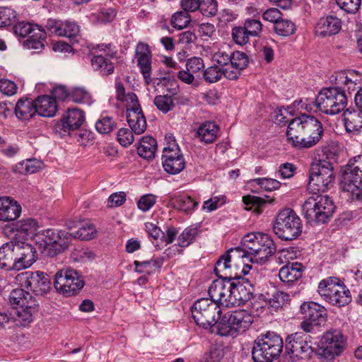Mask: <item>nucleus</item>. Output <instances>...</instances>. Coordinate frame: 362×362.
<instances>
[{"label":"nucleus","mask_w":362,"mask_h":362,"mask_svg":"<svg viewBox=\"0 0 362 362\" xmlns=\"http://www.w3.org/2000/svg\"><path fill=\"white\" fill-rule=\"evenodd\" d=\"M323 132L322 124L317 119L304 114L288 122L286 136L293 147L306 148L318 143Z\"/></svg>","instance_id":"obj_1"},{"label":"nucleus","mask_w":362,"mask_h":362,"mask_svg":"<svg viewBox=\"0 0 362 362\" xmlns=\"http://www.w3.org/2000/svg\"><path fill=\"white\" fill-rule=\"evenodd\" d=\"M37 258L35 248L29 243L10 241L0 247V267L8 271L28 268Z\"/></svg>","instance_id":"obj_2"},{"label":"nucleus","mask_w":362,"mask_h":362,"mask_svg":"<svg viewBox=\"0 0 362 362\" xmlns=\"http://www.w3.org/2000/svg\"><path fill=\"white\" fill-rule=\"evenodd\" d=\"M335 205L331 198L313 192L303 204L302 211L308 222L326 223L333 215Z\"/></svg>","instance_id":"obj_3"},{"label":"nucleus","mask_w":362,"mask_h":362,"mask_svg":"<svg viewBox=\"0 0 362 362\" xmlns=\"http://www.w3.org/2000/svg\"><path fill=\"white\" fill-rule=\"evenodd\" d=\"M253 316L247 310L228 311L217 323V333L222 337H235L247 330L253 322Z\"/></svg>","instance_id":"obj_4"},{"label":"nucleus","mask_w":362,"mask_h":362,"mask_svg":"<svg viewBox=\"0 0 362 362\" xmlns=\"http://www.w3.org/2000/svg\"><path fill=\"white\" fill-rule=\"evenodd\" d=\"M341 188L351 201L362 199V155L349 160L344 167Z\"/></svg>","instance_id":"obj_5"},{"label":"nucleus","mask_w":362,"mask_h":362,"mask_svg":"<svg viewBox=\"0 0 362 362\" xmlns=\"http://www.w3.org/2000/svg\"><path fill=\"white\" fill-rule=\"evenodd\" d=\"M283 339L277 334L268 332L255 341L252 356L255 362H272L283 350Z\"/></svg>","instance_id":"obj_6"},{"label":"nucleus","mask_w":362,"mask_h":362,"mask_svg":"<svg viewBox=\"0 0 362 362\" xmlns=\"http://www.w3.org/2000/svg\"><path fill=\"white\" fill-rule=\"evenodd\" d=\"M37 237L38 249L50 257L64 252L68 249L72 240L71 233L65 230L56 231L54 229L42 230Z\"/></svg>","instance_id":"obj_7"},{"label":"nucleus","mask_w":362,"mask_h":362,"mask_svg":"<svg viewBox=\"0 0 362 362\" xmlns=\"http://www.w3.org/2000/svg\"><path fill=\"white\" fill-rule=\"evenodd\" d=\"M317 292L325 301L332 305L344 306L351 300L349 290L337 277H327L320 281Z\"/></svg>","instance_id":"obj_8"},{"label":"nucleus","mask_w":362,"mask_h":362,"mask_svg":"<svg viewBox=\"0 0 362 362\" xmlns=\"http://www.w3.org/2000/svg\"><path fill=\"white\" fill-rule=\"evenodd\" d=\"M347 104L344 90L339 87L323 88L315 100V105L320 111L327 115H337L344 110Z\"/></svg>","instance_id":"obj_9"},{"label":"nucleus","mask_w":362,"mask_h":362,"mask_svg":"<svg viewBox=\"0 0 362 362\" xmlns=\"http://www.w3.org/2000/svg\"><path fill=\"white\" fill-rule=\"evenodd\" d=\"M273 230L281 239L291 240L301 233V221L293 210L286 209L278 214Z\"/></svg>","instance_id":"obj_10"},{"label":"nucleus","mask_w":362,"mask_h":362,"mask_svg":"<svg viewBox=\"0 0 362 362\" xmlns=\"http://www.w3.org/2000/svg\"><path fill=\"white\" fill-rule=\"evenodd\" d=\"M334 175L332 164L327 160H320L312 165L308 188L313 193L325 192L334 184Z\"/></svg>","instance_id":"obj_11"},{"label":"nucleus","mask_w":362,"mask_h":362,"mask_svg":"<svg viewBox=\"0 0 362 362\" xmlns=\"http://www.w3.org/2000/svg\"><path fill=\"white\" fill-rule=\"evenodd\" d=\"M84 284V281L78 272L69 267L59 270L54 275L55 289L66 297L77 294Z\"/></svg>","instance_id":"obj_12"},{"label":"nucleus","mask_w":362,"mask_h":362,"mask_svg":"<svg viewBox=\"0 0 362 362\" xmlns=\"http://www.w3.org/2000/svg\"><path fill=\"white\" fill-rule=\"evenodd\" d=\"M192 315L195 322L204 328L217 325V320L220 318V306L208 298L197 300L192 308Z\"/></svg>","instance_id":"obj_13"},{"label":"nucleus","mask_w":362,"mask_h":362,"mask_svg":"<svg viewBox=\"0 0 362 362\" xmlns=\"http://www.w3.org/2000/svg\"><path fill=\"white\" fill-rule=\"evenodd\" d=\"M15 280L21 287L33 291L35 295H43L50 288V281L47 275L40 271H26L19 273Z\"/></svg>","instance_id":"obj_14"},{"label":"nucleus","mask_w":362,"mask_h":362,"mask_svg":"<svg viewBox=\"0 0 362 362\" xmlns=\"http://www.w3.org/2000/svg\"><path fill=\"white\" fill-rule=\"evenodd\" d=\"M320 355L328 361L341 355L346 346V339L339 330H332L323 334L320 341Z\"/></svg>","instance_id":"obj_15"},{"label":"nucleus","mask_w":362,"mask_h":362,"mask_svg":"<svg viewBox=\"0 0 362 362\" xmlns=\"http://www.w3.org/2000/svg\"><path fill=\"white\" fill-rule=\"evenodd\" d=\"M128 100H130V103L127 105V121L135 134H141L146 131L147 123L141 105L139 103L138 97L134 93H129Z\"/></svg>","instance_id":"obj_16"},{"label":"nucleus","mask_w":362,"mask_h":362,"mask_svg":"<svg viewBox=\"0 0 362 362\" xmlns=\"http://www.w3.org/2000/svg\"><path fill=\"white\" fill-rule=\"evenodd\" d=\"M286 350L293 356L308 358L313 353L311 337L304 332H297L286 339Z\"/></svg>","instance_id":"obj_17"},{"label":"nucleus","mask_w":362,"mask_h":362,"mask_svg":"<svg viewBox=\"0 0 362 362\" xmlns=\"http://www.w3.org/2000/svg\"><path fill=\"white\" fill-rule=\"evenodd\" d=\"M162 163L164 170L170 174H177L185 168V160L177 144L169 143L164 148Z\"/></svg>","instance_id":"obj_18"},{"label":"nucleus","mask_w":362,"mask_h":362,"mask_svg":"<svg viewBox=\"0 0 362 362\" xmlns=\"http://www.w3.org/2000/svg\"><path fill=\"white\" fill-rule=\"evenodd\" d=\"M240 252V247L231 248L217 260L214 271L218 278L230 280L240 279V276L233 272L232 258L239 257Z\"/></svg>","instance_id":"obj_19"},{"label":"nucleus","mask_w":362,"mask_h":362,"mask_svg":"<svg viewBox=\"0 0 362 362\" xmlns=\"http://www.w3.org/2000/svg\"><path fill=\"white\" fill-rule=\"evenodd\" d=\"M135 57L145 83L148 84L152 72V53L148 45L139 42L136 46Z\"/></svg>","instance_id":"obj_20"},{"label":"nucleus","mask_w":362,"mask_h":362,"mask_svg":"<svg viewBox=\"0 0 362 362\" xmlns=\"http://www.w3.org/2000/svg\"><path fill=\"white\" fill-rule=\"evenodd\" d=\"M231 286V280L219 278L213 281L208 289V293L214 302L219 306L228 308V300Z\"/></svg>","instance_id":"obj_21"},{"label":"nucleus","mask_w":362,"mask_h":362,"mask_svg":"<svg viewBox=\"0 0 362 362\" xmlns=\"http://www.w3.org/2000/svg\"><path fill=\"white\" fill-rule=\"evenodd\" d=\"M341 28V21L334 16L321 17L315 26V35L322 38H326L337 34Z\"/></svg>","instance_id":"obj_22"},{"label":"nucleus","mask_w":362,"mask_h":362,"mask_svg":"<svg viewBox=\"0 0 362 362\" xmlns=\"http://www.w3.org/2000/svg\"><path fill=\"white\" fill-rule=\"evenodd\" d=\"M238 279L231 280V288H230L228 300V307L243 304L248 301L252 296L250 285L248 284V288L243 283L240 282Z\"/></svg>","instance_id":"obj_23"},{"label":"nucleus","mask_w":362,"mask_h":362,"mask_svg":"<svg viewBox=\"0 0 362 362\" xmlns=\"http://www.w3.org/2000/svg\"><path fill=\"white\" fill-rule=\"evenodd\" d=\"M186 70H180L177 78L186 84H193L197 74L204 68V60L201 57H192L188 59L185 64Z\"/></svg>","instance_id":"obj_24"},{"label":"nucleus","mask_w":362,"mask_h":362,"mask_svg":"<svg viewBox=\"0 0 362 362\" xmlns=\"http://www.w3.org/2000/svg\"><path fill=\"white\" fill-rule=\"evenodd\" d=\"M303 319L314 322V325H321L325 322L327 311L325 308L315 302H305L300 306Z\"/></svg>","instance_id":"obj_25"},{"label":"nucleus","mask_w":362,"mask_h":362,"mask_svg":"<svg viewBox=\"0 0 362 362\" xmlns=\"http://www.w3.org/2000/svg\"><path fill=\"white\" fill-rule=\"evenodd\" d=\"M21 213V206L17 201L8 197H0V221H14Z\"/></svg>","instance_id":"obj_26"},{"label":"nucleus","mask_w":362,"mask_h":362,"mask_svg":"<svg viewBox=\"0 0 362 362\" xmlns=\"http://www.w3.org/2000/svg\"><path fill=\"white\" fill-rule=\"evenodd\" d=\"M262 235L261 233H249L244 236L242 240L243 249L239 253V257H244L245 256H250V261L255 262V259L257 258L259 253V246L261 244L259 241V236Z\"/></svg>","instance_id":"obj_27"},{"label":"nucleus","mask_w":362,"mask_h":362,"mask_svg":"<svg viewBox=\"0 0 362 362\" xmlns=\"http://www.w3.org/2000/svg\"><path fill=\"white\" fill-rule=\"evenodd\" d=\"M36 113L45 117H52L58 111V105L55 98L49 95H41L35 100Z\"/></svg>","instance_id":"obj_28"},{"label":"nucleus","mask_w":362,"mask_h":362,"mask_svg":"<svg viewBox=\"0 0 362 362\" xmlns=\"http://www.w3.org/2000/svg\"><path fill=\"white\" fill-rule=\"evenodd\" d=\"M303 272V264L296 262L282 267L279 272V276L282 282L290 285L301 279Z\"/></svg>","instance_id":"obj_29"},{"label":"nucleus","mask_w":362,"mask_h":362,"mask_svg":"<svg viewBox=\"0 0 362 362\" xmlns=\"http://www.w3.org/2000/svg\"><path fill=\"white\" fill-rule=\"evenodd\" d=\"M15 230L27 238H34L37 245V235L42 232H38L39 225L36 220L28 218L17 221L14 226Z\"/></svg>","instance_id":"obj_30"},{"label":"nucleus","mask_w":362,"mask_h":362,"mask_svg":"<svg viewBox=\"0 0 362 362\" xmlns=\"http://www.w3.org/2000/svg\"><path fill=\"white\" fill-rule=\"evenodd\" d=\"M334 83L341 90L350 93L354 90L357 85V73L355 71H341L337 72L334 76Z\"/></svg>","instance_id":"obj_31"},{"label":"nucleus","mask_w":362,"mask_h":362,"mask_svg":"<svg viewBox=\"0 0 362 362\" xmlns=\"http://www.w3.org/2000/svg\"><path fill=\"white\" fill-rule=\"evenodd\" d=\"M9 302L14 309L22 308L28 305H37L34 297L23 288L13 289L8 297Z\"/></svg>","instance_id":"obj_32"},{"label":"nucleus","mask_w":362,"mask_h":362,"mask_svg":"<svg viewBox=\"0 0 362 362\" xmlns=\"http://www.w3.org/2000/svg\"><path fill=\"white\" fill-rule=\"evenodd\" d=\"M84 122V115L81 110L74 108L69 110L62 119V126L64 131H73L78 129Z\"/></svg>","instance_id":"obj_33"},{"label":"nucleus","mask_w":362,"mask_h":362,"mask_svg":"<svg viewBox=\"0 0 362 362\" xmlns=\"http://www.w3.org/2000/svg\"><path fill=\"white\" fill-rule=\"evenodd\" d=\"M259 241L261 244L259 246V253L257 258L255 259V262L263 264L267 261L269 257L275 253L276 246L273 240L264 233H262L259 236Z\"/></svg>","instance_id":"obj_34"},{"label":"nucleus","mask_w":362,"mask_h":362,"mask_svg":"<svg viewBox=\"0 0 362 362\" xmlns=\"http://www.w3.org/2000/svg\"><path fill=\"white\" fill-rule=\"evenodd\" d=\"M15 114L20 119H29L36 114L35 101L30 98H21L16 104Z\"/></svg>","instance_id":"obj_35"},{"label":"nucleus","mask_w":362,"mask_h":362,"mask_svg":"<svg viewBox=\"0 0 362 362\" xmlns=\"http://www.w3.org/2000/svg\"><path fill=\"white\" fill-rule=\"evenodd\" d=\"M343 121L348 132L358 131L362 129V112L347 109L343 113Z\"/></svg>","instance_id":"obj_36"},{"label":"nucleus","mask_w":362,"mask_h":362,"mask_svg":"<svg viewBox=\"0 0 362 362\" xmlns=\"http://www.w3.org/2000/svg\"><path fill=\"white\" fill-rule=\"evenodd\" d=\"M218 126L214 122H206L201 124L197 131V135L201 141L211 144L217 139Z\"/></svg>","instance_id":"obj_37"},{"label":"nucleus","mask_w":362,"mask_h":362,"mask_svg":"<svg viewBox=\"0 0 362 362\" xmlns=\"http://www.w3.org/2000/svg\"><path fill=\"white\" fill-rule=\"evenodd\" d=\"M91 66L95 71H98L103 76H109L114 72L115 66L108 57L102 54L95 55L92 57Z\"/></svg>","instance_id":"obj_38"},{"label":"nucleus","mask_w":362,"mask_h":362,"mask_svg":"<svg viewBox=\"0 0 362 362\" xmlns=\"http://www.w3.org/2000/svg\"><path fill=\"white\" fill-rule=\"evenodd\" d=\"M156 150V141L151 136L142 137L137 147L138 154L146 159L153 158Z\"/></svg>","instance_id":"obj_39"},{"label":"nucleus","mask_w":362,"mask_h":362,"mask_svg":"<svg viewBox=\"0 0 362 362\" xmlns=\"http://www.w3.org/2000/svg\"><path fill=\"white\" fill-rule=\"evenodd\" d=\"M37 32L28 37L23 42V46L28 49H33L35 52H40L44 49V41L47 37V34L44 29H37Z\"/></svg>","instance_id":"obj_40"},{"label":"nucleus","mask_w":362,"mask_h":362,"mask_svg":"<svg viewBox=\"0 0 362 362\" xmlns=\"http://www.w3.org/2000/svg\"><path fill=\"white\" fill-rule=\"evenodd\" d=\"M36 311V305H30L15 309V321L17 325L25 327L33 321V315Z\"/></svg>","instance_id":"obj_41"},{"label":"nucleus","mask_w":362,"mask_h":362,"mask_svg":"<svg viewBox=\"0 0 362 362\" xmlns=\"http://www.w3.org/2000/svg\"><path fill=\"white\" fill-rule=\"evenodd\" d=\"M42 168V163L37 159H28L20 162L14 168L15 173L20 174H33Z\"/></svg>","instance_id":"obj_42"},{"label":"nucleus","mask_w":362,"mask_h":362,"mask_svg":"<svg viewBox=\"0 0 362 362\" xmlns=\"http://www.w3.org/2000/svg\"><path fill=\"white\" fill-rule=\"evenodd\" d=\"M172 204L175 208L188 212L194 209L197 203L187 194H176L171 197Z\"/></svg>","instance_id":"obj_43"},{"label":"nucleus","mask_w":362,"mask_h":362,"mask_svg":"<svg viewBox=\"0 0 362 362\" xmlns=\"http://www.w3.org/2000/svg\"><path fill=\"white\" fill-rule=\"evenodd\" d=\"M153 104L158 110L164 114L171 111L175 107L173 98L168 95H156L154 98Z\"/></svg>","instance_id":"obj_44"},{"label":"nucleus","mask_w":362,"mask_h":362,"mask_svg":"<svg viewBox=\"0 0 362 362\" xmlns=\"http://www.w3.org/2000/svg\"><path fill=\"white\" fill-rule=\"evenodd\" d=\"M72 239L78 238L81 240H88L93 239L95 234L96 230L94 226L90 223H86L80 227L76 232L71 233Z\"/></svg>","instance_id":"obj_45"},{"label":"nucleus","mask_w":362,"mask_h":362,"mask_svg":"<svg viewBox=\"0 0 362 362\" xmlns=\"http://www.w3.org/2000/svg\"><path fill=\"white\" fill-rule=\"evenodd\" d=\"M231 37L233 41L238 45L243 46L247 44L250 41L251 36L249 33L246 31L244 26L238 25L232 28Z\"/></svg>","instance_id":"obj_46"},{"label":"nucleus","mask_w":362,"mask_h":362,"mask_svg":"<svg viewBox=\"0 0 362 362\" xmlns=\"http://www.w3.org/2000/svg\"><path fill=\"white\" fill-rule=\"evenodd\" d=\"M274 30L278 35L286 37L294 33L296 25L289 20L281 18L276 22Z\"/></svg>","instance_id":"obj_47"},{"label":"nucleus","mask_w":362,"mask_h":362,"mask_svg":"<svg viewBox=\"0 0 362 362\" xmlns=\"http://www.w3.org/2000/svg\"><path fill=\"white\" fill-rule=\"evenodd\" d=\"M135 270L138 273H146L150 274L160 267L159 261L151 259L148 261H134Z\"/></svg>","instance_id":"obj_48"},{"label":"nucleus","mask_w":362,"mask_h":362,"mask_svg":"<svg viewBox=\"0 0 362 362\" xmlns=\"http://www.w3.org/2000/svg\"><path fill=\"white\" fill-rule=\"evenodd\" d=\"M190 21V15L184 11L176 12L171 18L172 26L177 30H182L186 28Z\"/></svg>","instance_id":"obj_49"},{"label":"nucleus","mask_w":362,"mask_h":362,"mask_svg":"<svg viewBox=\"0 0 362 362\" xmlns=\"http://www.w3.org/2000/svg\"><path fill=\"white\" fill-rule=\"evenodd\" d=\"M203 78L209 83H214L219 81L223 77V71L219 66L214 64L204 69Z\"/></svg>","instance_id":"obj_50"},{"label":"nucleus","mask_w":362,"mask_h":362,"mask_svg":"<svg viewBox=\"0 0 362 362\" xmlns=\"http://www.w3.org/2000/svg\"><path fill=\"white\" fill-rule=\"evenodd\" d=\"M42 28L28 22H20L15 25V33L21 37L30 36L37 32V29Z\"/></svg>","instance_id":"obj_51"},{"label":"nucleus","mask_w":362,"mask_h":362,"mask_svg":"<svg viewBox=\"0 0 362 362\" xmlns=\"http://www.w3.org/2000/svg\"><path fill=\"white\" fill-rule=\"evenodd\" d=\"M230 64H232L240 71L245 69L248 65V57L245 53L243 52L236 51L230 53Z\"/></svg>","instance_id":"obj_52"},{"label":"nucleus","mask_w":362,"mask_h":362,"mask_svg":"<svg viewBox=\"0 0 362 362\" xmlns=\"http://www.w3.org/2000/svg\"><path fill=\"white\" fill-rule=\"evenodd\" d=\"M244 28L249 33L251 37H258L262 31V24L259 20L247 18L245 21Z\"/></svg>","instance_id":"obj_53"},{"label":"nucleus","mask_w":362,"mask_h":362,"mask_svg":"<svg viewBox=\"0 0 362 362\" xmlns=\"http://www.w3.org/2000/svg\"><path fill=\"white\" fill-rule=\"evenodd\" d=\"M197 235V228L195 227H189L185 228L179 235L178 245L182 247L188 246Z\"/></svg>","instance_id":"obj_54"},{"label":"nucleus","mask_w":362,"mask_h":362,"mask_svg":"<svg viewBox=\"0 0 362 362\" xmlns=\"http://www.w3.org/2000/svg\"><path fill=\"white\" fill-rule=\"evenodd\" d=\"M288 300V295L283 291H274L269 298V303L275 310L283 307Z\"/></svg>","instance_id":"obj_55"},{"label":"nucleus","mask_w":362,"mask_h":362,"mask_svg":"<svg viewBox=\"0 0 362 362\" xmlns=\"http://www.w3.org/2000/svg\"><path fill=\"white\" fill-rule=\"evenodd\" d=\"M337 6L348 13H356L360 8L361 0H335Z\"/></svg>","instance_id":"obj_56"},{"label":"nucleus","mask_w":362,"mask_h":362,"mask_svg":"<svg viewBox=\"0 0 362 362\" xmlns=\"http://www.w3.org/2000/svg\"><path fill=\"white\" fill-rule=\"evenodd\" d=\"M115 123L110 117H103L95 123L96 130L103 134L111 132L115 127Z\"/></svg>","instance_id":"obj_57"},{"label":"nucleus","mask_w":362,"mask_h":362,"mask_svg":"<svg viewBox=\"0 0 362 362\" xmlns=\"http://www.w3.org/2000/svg\"><path fill=\"white\" fill-rule=\"evenodd\" d=\"M199 9L204 16H214L218 12V3L216 0H201Z\"/></svg>","instance_id":"obj_58"},{"label":"nucleus","mask_w":362,"mask_h":362,"mask_svg":"<svg viewBox=\"0 0 362 362\" xmlns=\"http://www.w3.org/2000/svg\"><path fill=\"white\" fill-rule=\"evenodd\" d=\"M16 17V12L8 7L0 8V28L11 25Z\"/></svg>","instance_id":"obj_59"},{"label":"nucleus","mask_w":362,"mask_h":362,"mask_svg":"<svg viewBox=\"0 0 362 362\" xmlns=\"http://www.w3.org/2000/svg\"><path fill=\"white\" fill-rule=\"evenodd\" d=\"M243 202L245 205H251L252 207H255L254 211L257 214L262 212L261 207L266 204L264 199L255 195L244 196Z\"/></svg>","instance_id":"obj_60"},{"label":"nucleus","mask_w":362,"mask_h":362,"mask_svg":"<svg viewBox=\"0 0 362 362\" xmlns=\"http://www.w3.org/2000/svg\"><path fill=\"white\" fill-rule=\"evenodd\" d=\"M133 131L127 128H121L117 132V141L123 146H128L131 145L134 141V137Z\"/></svg>","instance_id":"obj_61"},{"label":"nucleus","mask_w":362,"mask_h":362,"mask_svg":"<svg viewBox=\"0 0 362 362\" xmlns=\"http://www.w3.org/2000/svg\"><path fill=\"white\" fill-rule=\"evenodd\" d=\"M257 185H259L266 191H272L278 189L281 186V182L276 179L260 177L254 180Z\"/></svg>","instance_id":"obj_62"},{"label":"nucleus","mask_w":362,"mask_h":362,"mask_svg":"<svg viewBox=\"0 0 362 362\" xmlns=\"http://www.w3.org/2000/svg\"><path fill=\"white\" fill-rule=\"evenodd\" d=\"M61 28L62 30L59 31L61 37H72L76 36L79 31L78 26L74 22H62Z\"/></svg>","instance_id":"obj_63"},{"label":"nucleus","mask_w":362,"mask_h":362,"mask_svg":"<svg viewBox=\"0 0 362 362\" xmlns=\"http://www.w3.org/2000/svg\"><path fill=\"white\" fill-rule=\"evenodd\" d=\"M223 356V350L221 348L214 347L204 355L203 362H219Z\"/></svg>","instance_id":"obj_64"}]
</instances>
